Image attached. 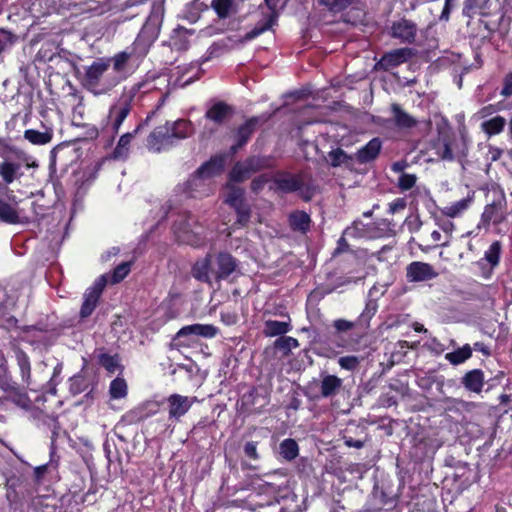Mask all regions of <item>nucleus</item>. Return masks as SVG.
<instances>
[{
  "instance_id": "f257e3e1",
  "label": "nucleus",
  "mask_w": 512,
  "mask_h": 512,
  "mask_svg": "<svg viewBox=\"0 0 512 512\" xmlns=\"http://www.w3.org/2000/svg\"><path fill=\"white\" fill-rule=\"evenodd\" d=\"M236 268V259L229 253L220 252L215 256L208 254L198 260L192 268V275L201 282L212 284L213 281L227 279Z\"/></svg>"
},
{
  "instance_id": "f03ea898",
  "label": "nucleus",
  "mask_w": 512,
  "mask_h": 512,
  "mask_svg": "<svg viewBox=\"0 0 512 512\" xmlns=\"http://www.w3.org/2000/svg\"><path fill=\"white\" fill-rule=\"evenodd\" d=\"M110 61L99 58L85 68L83 85L96 96L104 95L119 84L120 78L108 73Z\"/></svg>"
},
{
  "instance_id": "7ed1b4c3",
  "label": "nucleus",
  "mask_w": 512,
  "mask_h": 512,
  "mask_svg": "<svg viewBox=\"0 0 512 512\" xmlns=\"http://www.w3.org/2000/svg\"><path fill=\"white\" fill-rule=\"evenodd\" d=\"M145 86V83L140 82L132 85L130 88H125L117 102L110 107L108 118L110 120V130L113 134L112 137L119 132L122 123L131 111L134 98Z\"/></svg>"
},
{
  "instance_id": "20e7f679",
  "label": "nucleus",
  "mask_w": 512,
  "mask_h": 512,
  "mask_svg": "<svg viewBox=\"0 0 512 512\" xmlns=\"http://www.w3.org/2000/svg\"><path fill=\"white\" fill-rule=\"evenodd\" d=\"M173 229L179 242L192 246H200L204 243V230L191 214L181 215L175 221Z\"/></svg>"
},
{
  "instance_id": "39448f33",
  "label": "nucleus",
  "mask_w": 512,
  "mask_h": 512,
  "mask_svg": "<svg viewBox=\"0 0 512 512\" xmlns=\"http://www.w3.org/2000/svg\"><path fill=\"white\" fill-rule=\"evenodd\" d=\"M224 164V157L217 156L201 165L186 183L187 190L191 196H195L194 193L200 192V189L206 187V180L208 178L221 173L224 168Z\"/></svg>"
},
{
  "instance_id": "423d86ee",
  "label": "nucleus",
  "mask_w": 512,
  "mask_h": 512,
  "mask_svg": "<svg viewBox=\"0 0 512 512\" xmlns=\"http://www.w3.org/2000/svg\"><path fill=\"white\" fill-rule=\"evenodd\" d=\"M15 156L18 160L16 162L5 159L0 163V177L6 185H9L22 177L23 172L21 171V168L23 165L26 167L37 166L34 161L30 162L31 157L23 151L15 150Z\"/></svg>"
},
{
  "instance_id": "0eeeda50",
  "label": "nucleus",
  "mask_w": 512,
  "mask_h": 512,
  "mask_svg": "<svg viewBox=\"0 0 512 512\" xmlns=\"http://www.w3.org/2000/svg\"><path fill=\"white\" fill-rule=\"evenodd\" d=\"M175 145L173 141L169 125L166 123L156 127L147 138V148L153 152H161L170 149Z\"/></svg>"
},
{
  "instance_id": "6e6552de",
  "label": "nucleus",
  "mask_w": 512,
  "mask_h": 512,
  "mask_svg": "<svg viewBox=\"0 0 512 512\" xmlns=\"http://www.w3.org/2000/svg\"><path fill=\"white\" fill-rule=\"evenodd\" d=\"M277 2L278 0H265L271 13L261 20L250 32L246 33L243 38L239 40L240 43L251 41L273 27L278 17Z\"/></svg>"
},
{
  "instance_id": "1a4fd4ad",
  "label": "nucleus",
  "mask_w": 512,
  "mask_h": 512,
  "mask_svg": "<svg viewBox=\"0 0 512 512\" xmlns=\"http://www.w3.org/2000/svg\"><path fill=\"white\" fill-rule=\"evenodd\" d=\"M196 397H188L180 394H171L166 403L168 406L169 419L178 421L184 416L196 402Z\"/></svg>"
},
{
  "instance_id": "9d476101",
  "label": "nucleus",
  "mask_w": 512,
  "mask_h": 512,
  "mask_svg": "<svg viewBox=\"0 0 512 512\" xmlns=\"http://www.w3.org/2000/svg\"><path fill=\"white\" fill-rule=\"evenodd\" d=\"M438 275L436 269L426 262L413 261L406 267V278L409 282L429 281Z\"/></svg>"
},
{
  "instance_id": "9b49d317",
  "label": "nucleus",
  "mask_w": 512,
  "mask_h": 512,
  "mask_svg": "<svg viewBox=\"0 0 512 512\" xmlns=\"http://www.w3.org/2000/svg\"><path fill=\"white\" fill-rule=\"evenodd\" d=\"M414 55L411 48H398L385 53L377 62L376 67L385 71L407 62Z\"/></svg>"
},
{
  "instance_id": "f8f14e48",
  "label": "nucleus",
  "mask_w": 512,
  "mask_h": 512,
  "mask_svg": "<svg viewBox=\"0 0 512 512\" xmlns=\"http://www.w3.org/2000/svg\"><path fill=\"white\" fill-rule=\"evenodd\" d=\"M155 114V111H152L146 118L143 120L134 130L133 132L125 133L123 134L115 149L113 150L112 157L113 159L120 160V159H126L129 154V146L132 141V139L142 130V128L146 125H148V122L152 118V116Z\"/></svg>"
},
{
  "instance_id": "ddd939ff",
  "label": "nucleus",
  "mask_w": 512,
  "mask_h": 512,
  "mask_svg": "<svg viewBox=\"0 0 512 512\" xmlns=\"http://www.w3.org/2000/svg\"><path fill=\"white\" fill-rule=\"evenodd\" d=\"M417 33V26L414 22L401 19L391 26V36L399 39L402 43H413Z\"/></svg>"
},
{
  "instance_id": "4468645a",
  "label": "nucleus",
  "mask_w": 512,
  "mask_h": 512,
  "mask_svg": "<svg viewBox=\"0 0 512 512\" xmlns=\"http://www.w3.org/2000/svg\"><path fill=\"white\" fill-rule=\"evenodd\" d=\"M234 113L233 108L223 101L215 102L205 113V118L220 126L224 124Z\"/></svg>"
},
{
  "instance_id": "2eb2a0df",
  "label": "nucleus",
  "mask_w": 512,
  "mask_h": 512,
  "mask_svg": "<svg viewBox=\"0 0 512 512\" xmlns=\"http://www.w3.org/2000/svg\"><path fill=\"white\" fill-rule=\"evenodd\" d=\"M392 121L397 129L409 131L417 126L418 120L406 112L399 104L391 105Z\"/></svg>"
},
{
  "instance_id": "dca6fc26",
  "label": "nucleus",
  "mask_w": 512,
  "mask_h": 512,
  "mask_svg": "<svg viewBox=\"0 0 512 512\" xmlns=\"http://www.w3.org/2000/svg\"><path fill=\"white\" fill-rule=\"evenodd\" d=\"M218 334V328L212 324H192L182 327L175 336L180 339L186 336H201L204 338H213Z\"/></svg>"
},
{
  "instance_id": "f3484780",
  "label": "nucleus",
  "mask_w": 512,
  "mask_h": 512,
  "mask_svg": "<svg viewBox=\"0 0 512 512\" xmlns=\"http://www.w3.org/2000/svg\"><path fill=\"white\" fill-rule=\"evenodd\" d=\"M343 386V380L336 375L321 374L319 382L320 394L323 398L337 395Z\"/></svg>"
},
{
  "instance_id": "a211bd4d",
  "label": "nucleus",
  "mask_w": 512,
  "mask_h": 512,
  "mask_svg": "<svg viewBox=\"0 0 512 512\" xmlns=\"http://www.w3.org/2000/svg\"><path fill=\"white\" fill-rule=\"evenodd\" d=\"M166 124L169 125L170 133L175 143L194 134V126L189 120L178 119L174 122H166Z\"/></svg>"
},
{
  "instance_id": "6ab92c4d",
  "label": "nucleus",
  "mask_w": 512,
  "mask_h": 512,
  "mask_svg": "<svg viewBox=\"0 0 512 512\" xmlns=\"http://www.w3.org/2000/svg\"><path fill=\"white\" fill-rule=\"evenodd\" d=\"M344 235L353 238H376L378 233L373 224H365L360 220H355L351 226L344 230Z\"/></svg>"
},
{
  "instance_id": "aec40b11",
  "label": "nucleus",
  "mask_w": 512,
  "mask_h": 512,
  "mask_svg": "<svg viewBox=\"0 0 512 512\" xmlns=\"http://www.w3.org/2000/svg\"><path fill=\"white\" fill-rule=\"evenodd\" d=\"M258 119L256 117L250 118L243 125H241L235 135L236 144L232 145V152H236L239 148L243 147L255 131Z\"/></svg>"
},
{
  "instance_id": "412c9836",
  "label": "nucleus",
  "mask_w": 512,
  "mask_h": 512,
  "mask_svg": "<svg viewBox=\"0 0 512 512\" xmlns=\"http://www.w3.org/2000/svg\"><path fill=\"white\" fill-rule=\"evenodd\" d=\"M382 143L379 138H373L355 154L356 160L363 164L374 160L380 153Z\"/></svg>"
},
{
  "instance_id": "4be33fe9",
  "label": "nucleus",
  "mask_w": 512,
  "mask_h": 512,
  "mask_svg": "<svg viewBox=\"0 0 512 512\" xmlns=\"http://www.w3.org/2000/svg\"><path fill=\"white\" fill-rule=\"evenodd\" d=\"M464 387L472 392L480 393L484 385V373L480 369L467 372L462 378Z\"/></svg>"
},
{
  "instance_id": "5701e85b",
  "label": "nucleus",
  "mask_w": 512,
  "mask_h": 512,
  "mask_svg": "<svg viewBox=\"0 0 512 512\" xmlns=\"http://www.w3.org/2000/svg\"><path fill=\"white\" fill-rule=\"evenodd\" d=\"M276 184L284 192H295L302 188L303 181L298 175H283L276 179Z\"/></svg>"
},
{
  "instance_id": "b1692460",
  "label": "nucleus",
  "mask_w": 512,
  "mask_h": 512,
  "mask_svg": "<svg viewBox=\"0 0 512 512\" xmlns=\"http://www.w3.org/2000/svg\"><path fill=\"white\" fill-rule=\"evenodd\" d=\"M211 7L220 19H226L237 12L234 0H212Z\"/></svg>"
},
{
  "instance_id": "393cba45",
  "label": "nucleus",
  "mask_w": 512,
  "mask_h": 512,
  "mask_svg": "<svg viewBox=\"0 0 512 512\" xmlns=\"http://www.w3.org/2000/svg\"><path fill=\"white\" fill-rule=\"evenodd\" d=\"M310 216L304 211H295L289 216V224L295 231L306 232L310 227Z\"/></svg>"
},
{
  "instance_id": "a878e982",
  "label": "nucleus",
  "mask_w": 512,
  "mask_h": 512,
  "mask_svg": "<svg viewBox=\"0 0 512 512\" xmlns=\"http://www.w3.org/2000/svg\"><path fill=\"white\" fill-rule=\"evenodd\" d=\"M506 219V214L496 204L487 205L482 213L484 223L500 224Z\"/></svg>"
},
{
  "instance_id": "bb28decb",
  "label": "nucleus",
  "mask_w": 512,
  "mask_h": 512,
  "mask_svg": "<svg viewBox=\"0 0 512 512\" xmlns=\"http://www.w3.org/2000/svg\"><path fill=\"white\" fill-rule=\"evenodd\" d=\"M506 125V119L502 116H495L482 122L481 129L488 136L500 134Z\"/></svg>"
},
{
  "instance_id": "cd10ccee",
  "label": "nucleus",
  "mask_w": 512,
  "mask_h": 512,
  "mask_svg": "<svg viewBox=\"0 0 512 512\" xmlns=\"http://www.w3.org/2000/svg\"><path fill=\"white\" fill-rule=\"evenodd\" d=\"M0 221L8 224L20 223V216L17 209L10 203L0 199Z\"/></svg>"
},
{
  "instance_id": "c85d7f7f",
  "label": "nucleus",
  "mask_w": 512,
  "mask_h": 512,
  "mask_svg": "<svg viewBox=\"0 0 512 512\" xmlns=\"http://www.w3.org/2000/svg\"><path fill=\"white\" fill-rule=\"evenodd\" d=\"M290 323L285 321L267 320L264 325L263 333L266 336L274 337L283 335L290 330Z\"/></svg>"
},
{
  "instance_id": "c756f323",
  "label": "nucleus",
  "mask_w": 512,
  "mask_h": 512,
  "mask_svg": "<svg viewBox=\"0 0 512 512\" xmlns=\"http://www.w3.org/2000/svg\"><path fill=\"white\" fill-rule=\"evenodd\" d=\"M52 130L47 129L44 132H40L34 129H27L24 132V138L34 145H45L52 140Z\"/></svg>"
},
{
  "instance_id": "7c9ffc66",
  "label": "nucleus",
  "mask_w": 512,
  "mask_h": 512,
  "mask_svg": "<svg viewBox=\"0 0 512 512\" xmlns=\"http://www.w3.org/2000/svg\"><path fill=\"white\" fill-rule=\"evenodd\" d=\"M17 364L19 366L22 380L29 386L31 384V366L28 355L22 351H16Z\"/></svg>"
},
{
  "instance_id": "2f4dec72",
  "label": "nucleus",
  "mask_w": 512,
  "mask_h": 512,
  "mask_svg": "<svg viewBox=\"0 0 512 512\" xmlns=\"http://www.w3.org/2000/svg\"><path fill=\"white\" fill-rule=\"evenodd\" d=\"M318 4L325 7L329 12L340 13L348 7L355 5L359 0H317Z\"/></svg>"
},
{
  "instance_id": "473e14b6",
  "label": "nucleus",
  "mask_w": 512,
  "mask_h": 512,
  "mask_svg": "<svg viewBox=\"0 0 512 512\" xmlns=\"http://www.w3.org/2000/svg\"><path fill=\"white\" fill-rule=\"evenodd\" d=\"M280 455L287 461L294 460L299 454V447L294 439L287 438L279 445Z\"/></svg>"
},
{
  "instance_id": "72a5a7b5",
  "label": "nucleus",
  "mask_w": 512,
  "mask_h": 512,
  "mask_svg": "<svg viewBox=\"0 0 512 512\" xmlns=\"http://www.w3.org/2000/svg\"><path fill=\"white\" fill-rule=\"evenodd\" d=\"M244 195L245 191L243 188L228 185L225 203L229 204L232 208L244 204L246 203Z\"/></svg>"
},
{
  "instance_id": "f704fd0d",
  "label": "nucleus",
  "mask_w": 512,
  "mask_h": 512,
  "mask_svg": "<svg viewBox=\"0 0 512 512\" xmlns=\"http://www.w3.org/2000/svg\"><path fill=\"white\" fill-rule=\"evenodd\" d=\"M472 355V347L469 344H465L463 347L447 353L445 359L453 365H459L464 363Z\"/></svg>"
},
{
  "instance_id": "c9c22d12",
  "label": "nucleus",
  "mask_w": 512,
  "mask_h": 512,
  "mask_svg": "<svg viewBox=\"0 0 512 512\" xmlns=\"http://www.w3.org/2000/svg\"><path fill=\"white\" fill-rule=\"evenodd\" d=\"M471 201H472L471 198L461 199L459 201H456V202L446 206L442 210V212L444 215H446L450 218L458 217L469 208Z\"/></svg>"
},
{
  "instance_id": "e433bc0d",
  "label": "nucleus",
  "mask_w": 512,
  "mask_h": 512,
  "mask_svg": "<svg viewBox=\"0 0 512 512\" xmlns=\"http://www.w3.org/2000/svg\"><path fill=\"white\" fill-rule=\"evenodd\" d=\"M50 0H33L30 6V13L34 17H42L49 15L53 10H55L54 4H49Z\"/></svg>"
},
{
  "instance_id": "4c0bfd02",
  "label": "nucleus",
  "mask_w": 512,
  "mask_h": 512,
  "mask_svg": "<svg viewBox=\"0 0 512 512\" xmlns=\"http://www.w3.org/2000/svg\"><path fill=\"white\" fill-rule=\"evenodd\" d=\"M100 296L86 290L84 294V301L81 306L80 316L81 318L89 317L97 306Z\"/></svg>"
},
{
  "instance_id": "58836bf2",
  "label": "nucleus",
  "mask_w": 512,
  "mask_h": 512,
  "mask_svg": "<svg viewBox=\"0 0 512 512\" xmlns=\"http://www.w3.org/2000/svg\"><path fill=\"white\" fill-rule=\"evenodd\" d=\"M330 164L333 167H339L342 165L350 166L352 164V156H349L346 154V152L341 149L337 148L335 150H332L328 154Z\"/></svg>"
},
{
  "instance_id": "ea45409f",
  "label": "nucleus",
  "mask_w": 512,
  "mask_h": 512,
  "mask_svg": "<svg viewBox=\"0 0 512 512\" xmlns=\"http://www.w3.org/2000/svg\"><path fill=\"white\" fill-rule=\"evenodd\" d=\"M252 175L250 169L248 168V165L246 163V161L244 162H237L230 174H229V177H230V180L233 181V182H242L248 178H250V176Z\"/></svg>"
},
{
  "instance_id": "a19ab883",
  "label": "nucleus",
  "mask_w": 512,
  "mask_h": 512,
  "mask_svg": "<svg viewBox=\"0 0 512 512\" xmlns=\"http://www.w3.org/2000/svg\"><path fill=\"white\" fill-rule=\"evenodd\" d=\"M128 387L123 378H115L109 386V394L112 399H122L127 396Z\"/></svg>"
},
{
  "instance_id": "79ce46f5",
  "label": "nucleus",
  "mask_w": 512,
  "mask_h": 512,
  "mask_svg": "<svg viewBox=\"0 0 512 512\" xmlns=\"http://www.w3.org/2000/svg\"><path fill=\"white\" fill-rule=\"evenodd\" d=\"M98 361L109 373H115L121 370L120 359L118 355H110L101 353L98 356Z\"/></svg>"
},
{
  "instance_id": "37998d69",
  "label": "nucleus",
  "mask_w": 512,
  "mask_h": 512,
  "mask_svg": "<svg viewBox=\"0 0 512 512\" xmlns=\"http://www.w3.org/2000/svg\"><path fill=\"white\" fill-rule=\"evenodd\" d=\"M500 253H501V244L499 241L493 242L488 250L484 254V258L480 260L479 264L482 263V261L488 262L490 267L493 269L499 264L500 259Z\"/></svg>"
},
{
  "instance_id": "c03bdc74",
  "label": "nucleus",
  "mask_w": 512,
  "mask_h": 512,
  "mask_svg": "<svg viewBox=\"0 0 512 512\" xmlns=\"http://www.w3.org/2000/svg\"><path fill=\"white\" fill-rule=\"evenodd\" d=\"M245 161L252 174L272 166L270 157L252 156Z\"/></svg>"
},
{
  "instance_id": "a18cd8bd",
  "label": "nucleus",
  "mask_w": 512,
  "mask_h": 512,
  "mask_svg": "<svg viewBox=\"0 0 512 512\" xmlns=\"http://www.w3.org/2000/svg\"><path fill=\"white\" fill-rule=\"evenodd\" d=\"M149 47L150 42L145 40L144 31H142L132 44L131 51L129 52L132 53V56L140 58L147 54Z\"/></svg>"
},
{
  "instance_id": "49530a36",
  "label": "nucleus",
  "mask_w": 512,
  "mask_h": 512,
  "mask_svg": "<svg viewBox=\"0 0 512 512\" xmlns=\"http://www.w3.org/2000/svg\"><path fill=\"white\" fill-rule=\"evenodd\" d=\"M131 57H133L132 53H130L128 51H122V52L115 54L112 58H106V59L110 61V65L111 64L113 65V70L115 72L119 73L125 69L128 61Z\"/></svg>"
},
{
  "instance_id": "de8ad7c7",
  "label": "nucleus",
  "mask_w": 512,
  "mask_h": 512,
  "mask_svg": "<svg viewBox=\"0 0 512 512\" xmlns=\"http://www.w3.org/2000/svg\"><path fill=\"white\" fill-rule=\"evenodd\" d=\"M234 209L237 214V220L234 225H238L240 227L246 226L251 216L250 206L247 203H244L234 207Z\"/></svg>"
},
{
  "instance_id": "09e8293b",
  "label": "nucleus",
  "mask_w": 512,
  "mask_h": 512,
  "mask_svg": "<svg viewBox=\"0 0 512 512\" xmlns=\"http://www.w3.org/2000/svg\"><path fill=\"white\" fill-rule=\"evenodd\" d=\"M378 309L377 301L373 298H369L366 302V306L364 311L361 313L359 317V322L368 324L370 319L376 314Z\"/></svg>"
},
{
  "instance_id": "8fccbe9b",
  "label": "nucleus",
  "mask_w": 512,
  "mask_h": 512,
  "mask_svg": "<svg viewBox=\"0 0 512 512\" xmlns=\"http://www.w3.org/2000/svg\"><path fill=\"white\" fill-rule=\"evenodd\" d=\"M362 358L354 355L343 356L338 359L339 366L347 371H355L358 369Z\"/></svg>"
},
{
  "instance_id": "3c124183",
  "label": "nucleus",
  "mask_w": 512,
  "mask_h": 512,
  "mask_svg": "<svg viewBox=\"0 0 512 512\" xmlns=\"http://www.w3.org/2000/svg\"><path fill=\"white\" fill-rule=\"evenodd\" d=\"M7 393V399L15 403L19 407H27L28 406V399L27 397L19 392V389L16 386V383L14 382V389L5 391Z\"/></svg>"
},
{
  "instance_id": "603ef678",
  "label": "nucleus",
  "mask_w": 512,
  "mask_h": 512,
  "mask_svg": "<svg viewBox=\"0 0 512 512\" xmlns=\"http://www.w3.org/2000/svg\"><path fill=\"white\" fill-rule=\"evenodd\" d=\"M0 388L3 391L13 390L14 382L8 375L7 368L5 366V360H0Z\"/></svg>"
},
{
  "instance_id": "864d4df0",
  "label": "nucleus",
  "mask_w": 512,
  "mask_h": 512,
  "mask_svg": "<svg viewBox=\"0 0 512 512\" xmlns=\"http://www.w3.org/2000/svg\"><path fill=\"white\" fill-rule=\"evenodd\" d=\"M130 267H131L130 262H123V263L119 264L113 270V273L111 276V282L113 284H116V283H119L120 281H122L130 272Z\"/></svg>"
},
{
  "instance_id": "5fc2aeb1",
  "label": "nucleus",
  "mask_w": 512,
  "mask_h": 512,
  "mask_svg": "<svg viewBox=\"0 0 512 512\" xmlns=\"http://www.w3.org/2000/svg\"><path fill=\"white\" fill-rule=\"evenodd\" d=\"M417 177L415 174L402 173L398 179V187L402 191L410 190L416 183Z\"/></svg>"
},
{
  "instance_id": "6e6d98bb",
  "label": "nucleus",
  "mask_w": 512,
  "mask_h": 512,
  "mask_svg": "<svg viewBox=\"0 0 512 512\" xmlns=\"http://www.w3.org/2000/svg\"><path fill=\"white\" fill-rule=\"evenodd\" d=\"M333 327L335 328L336 333H344L352 330L355 327V323L345 319H336L333 322Z\"/></svg>"
},
{
  "instance_id": "4d7b16f0",
  "label": "nucleus",
  "mask_w": 512,
  "mask_h": 512,
  "mask_svg": "<svg viewBox=\"0 0 512 512\" xmlns=\"http://www.w3.org/2000/svg\"><path fill=\"white\" fill-rule=\"evenodd\" d=\"M486 0H465L463 7V14L471 17L474 9L482 8Z\"/></svg>"
},
{
  "instance_id": "13d9d810",
  "label": "nucleus",
  "mask_w": 512,
  "mask_h": 512,
  "mask_svg": "<svg viewBox=\"0 0 512 512\" xmlns=\"http://www.w3.org/2000/svg\"><path fill=\"white\" fill-rule=\"evenodd\" d=\"M275 345H276V347H278L280 349L290 350L292 348L298 347L299 344H298L297 339H295L293 337H284V338H279L275 342Z\"/></svg>"
},
{
  "instance_id": "bf43d9fd",
  "label": "nucleus",
  "mask_w": 512,
  "mask_h": 512,
  "mask_svg": "<svg viewBox=\"0 0 512 512\" xmlns=\"http://www.w3.org/2000/svg\"><path fill=\"white\" fill-rule=\"evenodd\" d=\"M107 278L108 276L107 275H102L101 277H99L95 282L94 284L88 288L87 290L100 296L107 284Z\"/></svg>"
},
{
  "instance_id": "052dcab7",
  "label": "nucleus",
  "mask_w": 512,
  "mask_h": 512,
  "mask_svg": "<svg viewBox=\"0 0 512 512\" xmlns=\"http://www.w3.org/2000/svg\"><path fill=\"white\" fill-rule=\"evenodd\" d=\"M501 110V108L499 107V105H494V104H489V105H486L484 107H482L476 114L475 116L478 118V119H484L492 114H494L495 112Z\"/></svg>"
},
{
  "instance_id": "680f3d73",
  "label": "nucleus",
  "mask_w": 512,
  "mask_h": 512,
  "mask_svg": "<svg viewBox=\"0 0 512 512\" xmlns=\"http://www.w3.org/2000/svg\"><path fill=\"white\" fill-rule=\"evenodd\" d=\"M405 223L407 225L408 230L411 233L418 232L422 226V221L420 220L418 215L412 216V217H407L405 220Z\"/></svg>"
},
{
  "instance_id": "e2e57ef3",
  "label": "nucleus",
  "mask_w": 512,
  "mask_h": 512,
  "mask_svg": "<svg viewBox=\"0 0 512 512\" xmlns=\"http://www.w3.org/2000/svg\"><path fill=\"white\" fill-rule=\"evenodd\" d=\"M437 154L442 160L452 161L454 159L453 152L448 142L443 143V145L438 149Z\"/></svg>"
},
{
  "instance_id": "0e129e2a",
  "label": "nucleus",
  "mask_w": 512,
  "mask_h": 512,
  "mask_svg": "<svg viewBox=\"0 0 512 512\" xmlns=\"http://www.w3.org/2000/svg\"><path fill=\"white\" fill-rule=\"evenodd\" d=\"M269 181V177L266 174H262L254 178L251 182V189L253 192H259L264 185Z\"/></svg>"
},
{
  "instance_id": "69168bd1",
  "label": "nucleus",
  "mask_w": 512,
  "mask_h": 512,
  "mask_svg": "<svg viewBox=\"0 0 512 512\" xmlns=\"http://www.w3.org/2000/svg\"><path fill=\"white\" fill-rule=\"evenodd\" d=\"M500 94L506 98L512 97V72L504 77Z\"/></svg>"
},
{
  "instance_id": "338daca9",
  "label": "nucleus",
  "mask_w": 512,
  "mask_h": 512,
  "mask_svg": "<svg viewBox=\"0 0 512 512\" xmlns=\"http://www.w3.org/2000/svg\"><path fill=\"white\" fill-rule=\"evenodd\" d=\"M50 465H54L55 468L57 467V463L54 462L53 457H51V462L49 464H43L34 468V476L36 481L39 482L42 480Z\"/></svg>"
},
{
  "instance_id": "774afa93",
  "label": "nucleus",
  "mask_w": 512,
  "mask_h": 512,
  "mask_svg": "<svg viewBox=\"0 0 512 512\" xmlns=\"http://www.w3.org/2000/svg\"><path fill=\"white\" fill-rule=\"evenodd\" d=\"M12 44L11 33L4 29H0V55L3 51Z\"/></svg>"
}]
</instances>
